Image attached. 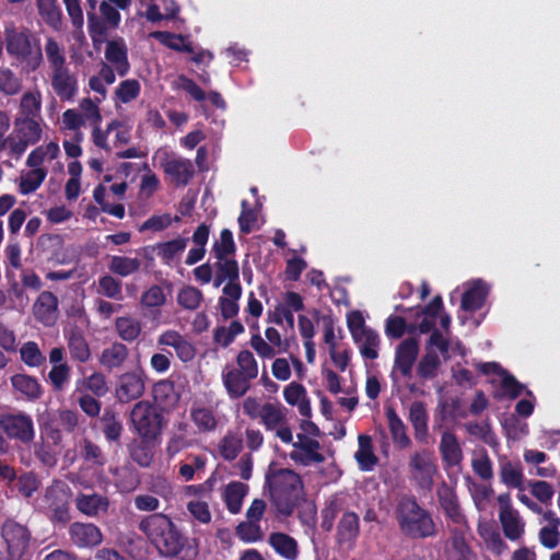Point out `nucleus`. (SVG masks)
I'll return each instance as SVG.
<instances>
[{"label": "nucleus", "mask_w": 560, "mask_h": 560, "mask_svg": "<svg viewBox=\"0 0 560 560\" xmlns=\"http://www.w3.org/2000/svg\"><path fill=\"white\" fill-rule=\"evenodd\" d=\"M7 54L21 66L26 73L39 69L43 63L40 39L28 28L7 27L4 31Z\"/></svg>", "instance_id": "nucleus-1"}, {"label": "nucleus", "mask_w": 560, "mask_h": 560, "mask_svg": "<svg viewBox=\"0 0 560 560\" xmlns=\"http://www.w3.org/2000/svg\"><path fill=\"white\" fill-rule=\"evenodd\" d=\"M139 529L164 557L177 556L185 546V537L165 514L155 513L144 517L139 523Z\"/></svg>", "instance_id": "nucleus-2"}, {"label": "nucleus", "mask_w": 560, "mask_h": 560, "mask_svg": "<svg viewBox=\"0 0 560 560\" xmlns=\"http://www.w3.org/2000/svg\"><path fill=\"white\" fill-rule=\"evenodd\" d=\"M396 518L401 533L412 539L433 537L436 534V526L430 512L421 508L412 495L399 499Z\"/></svg>", "instance_id": "nucleus-3"}, {"label": "nucleus", "mask_w": 560, "mask_h": 560, "mask_svg": "<svg viewBox=\"0 0 560 560\" xmlns=\"http://www.w3.org/2000/svg\"><path fill=\"white\" fill-rule=\"evenodd\" d=\"M271 502L278 513L289 516L293 513L301 495L302 480L291 469H278L267 476Z\"/></svg>", "instance_id": "nucleus-4"}, {"label": "nucleus", "mask_w": 560, "mask_h": 560, "mask_svg": "<svg viewBox=\"0 0 560 560\" xmlns=\"http://www.w3.org/2000/svg\"><path fill=\"white\" fill-rule=\"evenodd\" d=\"M130 422L139 436L160 439L165 422L161 411L149 401L136 402L130 411Z\"/></svg>", "instance_id": "nucleus-5"}, {"label": "nucleus", "mask_w": 560, "mask_h": 560, "mask_svg": "<svg viewBox=\"0 0 560 560\" xmlns=\"http://www.w3.org/2000/svg\"><path fill=\"white\" fill-rule=\"evenodd\" d=\"M86 18L88 30L94 42L105 38L109 31L118 28L121 21L119 9L104 0L98 4V12L96 7H88Z\"/></svg>", "instance_id": "nucleus-6"}, {"label": "nucleus", "mask_w": 560, "mask_h": 560, "mask_svg": "<svg viewBox=\"0 0 560 560\" xmlns=\"http://www.w3.org/2000/svg\"><path fill=\"white\" fill-rule=\"evenodd\" d=\"M410 479L415 485L425 491H431L434 476L438 474V465L433 453L422 448L413 452L409 457Z\"/></svg>", "instance_id": "nucleus-7"}, {"label": "nucleus", "mask_w": 560, "mask_h": 560, "mask_svg": "<svg viewBox=\"0 0 560 560\" xmlns=\"http://www.w3.org/2000/svg\"><path fill=\"white\" fill-rule=\"evenodd\" d=\"M68 492L69 487L61 480H54L46 488L43 502L51 522L67 524L71 520Z\"/></svg>", "instance_id": "nucleus-8"}, {"label": "nucleus", "mask_w": 560, "mask_h": 560, "mask_svg": "<svg viewBox=\"0 0 560 560\" xmlns=\"http://www.w3.org/2000/svg\"><path fill=\"white\" fill-rule=\"evenodd\" d=\"M1 536L7 545L10 560H23L28 553L31 533L26 526L8 520L1 528Z\"/></svg>", "instance_id": "nucleus-9"}, {"label": "nucleus", "mask_w": 560, "mask_h": 560, "mask_svg": "<svg viewBox=\"0 0 560 560\" xmlns=\"http://www.w3.org/2000/svg\"><path fill=\"white\" fill-rule=\"evenodd\" d=\"M497 501L499 505V521L504 536L512 541L520 540L525 533V522L518 511L514 509L510 494H500Z\"/></svg>", "instance_id": "nucleus-10"}, {"label": "nucleus", "mask_w": 560, "mask_h": 560, "mask_svg": "<svg viewBox=\"0 0 560 560\" xmlns=\"http://www.w3.org/2000/svg\"><path fill=\"white\" fill-rule=\"evenodd\" d=\"M145 380L141 369L120 374L116 382L115 397L121 404L141 398L145 392Z\"/></svg>", "instance_id": "nucleus-11"}, {"label": "nucleus", "mask_w": 560, "mask_h": 560, "mask_svg": "<svg viewBox=\"0 0 560 560\" xmlns=\"http://www.w3.org/2000/svg\"><path fill=\"white\" fill-rule=\"evenodd\" d=\"M5 429V435L10 440H16L22 444H30L35 438L33 419L25 412L8 413L0 417Z\"/></svg>", "instance_id": "nucleus-12"}, {"label": "nucleus", "mask_w": 560, "mask_h": 560, "mask_svg": "<svg viewBox=\"0 0 560 560\" xmlns=\"http://www.w3.org/2000/svg\"><path fill=\"white\" fill-rule=\"evenodd\" d=\"M160 164L172 183L177 186L188 185L195 175L192 162L182 156L165 154Z\"/></svg>", "instance_id": "nucleus-13"}, {"label": "nucleus", "mask_w": 560, "mask_h": 560, "mask_svg": "<svg viewBox=\"0 0 560 560\" xmlns=\"http://www.w3.org/2000/svg\"><path fill=\"white\" fill-rule=\"evenodd\" d=\"M68 534L71 544L81 549L97 547L103 541L100 527L93 523L74 522L69 526Z\"/></svg>", "instance_id": "nucleus-14"}, {"label": "nucleus", "mask_w": 560, "mask_h": 560, "mask_svg": "<svg viewBox=\"0 0 560 560\" xmlns=\"http://www.w3.org/2000/svg\"><path fill=\"white\" fill-rule=\"evenodd\" d=\"M298 442L292 443L294 451L290 453V458L295 463L308 466L313 463L320 464L325 460V456L318 452L320 444L318 441L298 434Z\"/></svg>", "instance_id": "nucleus-15"}, {"label": "nucleus", "mask_w": 560, "mask_h": 560, "mask_svg": "<svg viewBox=\"0 0 560 560\" xmlns=\"http://www.w3.org/2000/svg\"><path fill=\"white\" fill-rule=\"evenodd\" d=\"M74 505L83 515L97 518L107 514L109 499L96 492H79L74 499Z\"/></svg>", "instance_id": "nucleus-16"}, {"label": "nucleus", "mask_w": 560, "mask_h": 560, "mask_svg": "<svg viewBox=\"0 0 560 560\" xmlns=\"http://www.w3.org/2000/svg\"><path fill=\"white\" fill-rule=\"evenodd\" d=\"M54 93L61 101H72L78 93V78L69 67L49 73Z\"/></svg>", "instance_id": "nucleus-17"}, {"label": "nucleus", "mask_w": 560, "mask_h": 560, "mask_svg": "<svg viewBox=\"0 0 560 560\" xmlns=\"http://www.w3.org/2000/svg\"><path fill=\"white\" fill-rule=\"evenodd\" d=\"M33 314L44 326H52L58 317L57 296L49 291H43L33 305Z\"/></svg>", "instance_id": "nucleus-18"}, {"label": "nucleus", "mask_w": 560, "mask_h": 560, "mask_svg": "<svg viewBox=\"0 0 560 560\" xmlns=\"http://www.w3.org/2000/svg\"><path fill=\"white\" fill-rule=\"evenodd\" d=\"M419 353V341L411 337L401 341L396 348L395 368L406 376H411L412 366Z\"/></svg>", "instance_id": "nucleus-19"}, {"label": "nucleus", "mask_w": 560, "mask_h": 560, "mask_svg": "<svg viewBox=\"0 0 560 560\" xmlns=\"http://www.w3.org/2000/svg\"><path fill=\"white\" fill-rule=\"evenodd\" d=\"M439 451L446 467H457L464 459L460 443L456 434L450 430L442 432Z\"/></svg>", "instance_id": "nucleus-20"}, {"label": "nucleus", "mask_w": 560, "mask_h": 560, "mask_svg": "<svg viewBox=\"0 0 560 560\" xmlns=\"http://www.w3.org/2000/svg\"><path fill=\"white\" fill-rule=\"evenodd\" d=\"M159 345L172 347L178 359L190 362L196 355L195 346L176 330H166L158 339Z\"/></svg>", "instance_id": "nucleus-21"}, {"label": "nucleus", "mask_w": 560, "mask_h": 560, "mask_svg": "<svg viewBox=\"0 0 560 560\" xmlns=\"http://www.w3.org/2000/svg\"><path fill=\"white\" fill-rule=\"evenodd\" d=\"M222 381L230 398L237 399L249 390L253 380L235 368H225L222 373Z\"/></svg>", "instance_id": "nucleus-22"}, {"label": "nucleus", "mask_w": 560, "mask_h": 560, "mask_svg": "<svg viewBox=\"0 0 560 560\" xmlns=\"http://www.w3.org/2000/svg\"><path fill=\"white\" fill-rule=\"evenodd\" d=\"M156 438H143L132 440L129 444L128 450L131 459L141 467H149L155 455V442Z\"/></svg>", "instance_id": "nucleus-23"}, {"label": "nucleus", "mask_w": 560, "mask_h": 560, "mask_svg": "<svg viewBox=\"0 0 560 560\" xmlns=\"http://www.w3.org/2000/svg\"><path fill=\"white\" fill-rule=\"evenodd\" d=\"M408 420L410 421L415 439L421 443H428L429 435V413L427 405L423 401H413L409 407Z\"/></svg>", "instance_id": "nucleus-24"}, {"label": "nucleus", "mask_w": 560, "mask_h": 560, "mask_svg": "<svg viewBox=\"0 0 560 560\" xmlns=\"http://www.w3.org/2000/svg\"><path fill=\"white\" fill-rule=\"evenodd\" d=\"M359 516L354 512H345L337 526L338 544L352 547L359 536Z\"/></svg>", "instance_id": "nucleus-25"}, {"label": "nucleus", "mask_w": 560, "mask_h": 560, "mask_svg": "<svg viewBox=\"0 0 560 560\" xmlns=\"http://www.w3.org/2000/svg\"><path fill=\"white\" fill-rule=\"evenodd\" d=\"M105 58L114 66L119 75L122 77L128 72L127 47L121 38L107 42Z\"/></svg>", "instance_id": "nucleus-26"}, {"label": "nucleus", "mask_w": 560, "mask_h": 560, "mask_svg": "<svg viewBox=\"0 0 560 560\" xmlns=\"http://www.w3.org/2000/svg\"><path fill=\"white\" fill-rule=\"evenodd\" d=\"M100 422L105 440L108 443L120 445L124 425L118 415L114 410L107 408L100 418Z\"/></svg>", "instance_id": "nucleus-27"}, {"label": "nucleus", "mask_w": 560, "mask_h": 560, "mask_svg": "<svg viewBox=\"0 0 560 560\" xmlns=\"http://www.w3.org/2000/svg\"><path fill=\"white\" fill-rule=\"evenodd\" d=\"M129 355L128 348L121 342H114L109 347L103 349L100 354L98 362L106 370L112 371L120 369Z\"/></svg>", "instance_id": "nucleus-28"}, {"label": "nucleus", "mask_w": 560, "mask_h": 560, "mask_svg": "<svg viewBox=\"0 0 560 560\" xmlns=\"http://www.w3.org/2000/svg\"><path fill=\"white\" fill-rule=\"evenodd\" d=\"M179 11V7L174 0H153L145 11V18L152 23L162 20L175 19Z\"/></svg>", "instance_id": "nucleus-29"}, {"label": "nucleus", "mask_w": 560, "mask_h": 560, "mask_svg": "<svg viewBox=\"0 0 560 560\" xmlns=\"http://www.w3.org/2000/svg\"><path fill=\"white\" fill-rule=\"evenodd\" d=\"M222 291L224 296L219 299L220 311L222 317L224 319H229L236 316L238 313L237 301L242 295V287L235 284H225Z\"/></svg>", "instance_id": "nucleus-30"}, {"label": "nucleus", "mask_w": 560, "mask_h": 560, "mask_svg": "<svg viewBox=\"0 0 560 560\" xmlns=\"http://www.w3.org/2000/svg\"><path fill=\"white\" fill-rule=\"evenodd\" d=\"M387 421H388V429L392 434V439L394 443L399 448H408L411 445V440L407 435L406 432V425L402 422V420L399 418L397 412L394 408L387 407L385 411Z\"/></svg>", "instance_id": "nucleus-31"}, {"label": "nucleus", "mask_w": 560, "mask_h": 560, "mask_svg": "<svg viewBox=\"0 0 560 560\" xmlns=\"http://www.w3.org/2000/svg\"><path fill=\"white\" fill-rule=\"evenodd\" d=\"M347 509V497L343 494L332 495L326 503L322 511V528L330 532L334 526V521L339 513H345Z\"/></svg>", "instance_id": "nucleus-32"}, {"label": "nucleus", "mask_w": 560, "mask_h": 560, "mask_svg": "<svg viewBox=\"0 0 560 560\" xmlns=\"http://www.w3.org/2000/svg\"><path fill=\"white\" fill-rule=\"evenodd\" d=\"M247 491L248 486L240 481H233L225 486L222 497L230 513L237 514L241 511Z\"/></svg>", "instance_id": "nucleus-33"}, {"label": "nucleus", "mask_w": 560, "mask_h": 560, "mask_svg": "<svg viewBox=\"0 0 560 560\" xmlns=\"http://www.w3.org/2000/svg\"><path fill=\"white\" fill-rule=\"evenodd\" d=\"M13 388L28 400H37L42 396V386L38 381L26 374H15L11 377Z\"/></svg>", "instance_id": "nucleus-34"}, {"label": "nucleus", "mask_w": 560, "mask_h": 560, "mask_svg": "<svg viewBox=\"0 0 560 560\" xmlns=\"http://www.w3.org/2000/svg\"><path fill=\"white\" fill-rule=\"evenodd\" d=\"M38 14L43 21L55 31H59L62 25V12L57 0H36Z\"/></svg>", "instance_id": "nucleus-35"}, {"label": "nucleus", "mask_w": 560, "mask_h": 560, "mask_svg": "<svg viewBox=\"0 0 560 560\" xmlns=\"http://www.w3.org/2000/svg\"><path fill=\"white\" fill-rule=\"evenodd\" d=\"M44 51L50 72L68 67L65 47L56 38H46Z\"/></svg>", "instance_id": "nucleus-36"}, {"label": "nucleus", "mask_w": 560, "mask_h": 560, "mask_svg": "<svg viewBox=\"0 0 560 560\" xmlns=\"http://www.w3.org/2000/svg\"><path fill=\"white\" fill-rule=\"evenodd\" d=\"M488 294L486 283L478 280L474 285L464 293L462 299V308L467 312H475L482 307Z\"/></svg>", "instance_id": "nucleus-37"}, {"label": "nucleus", "mask_w": 560, "mask_h": 560, "mask_svg": "<svg viewBox=\"0 0 560 560\" xmlns=\"http://www.w3.org/2000/svg\"><path fill=\"white\" fill-rule=\"evenodd\" d=\"M276 552L288 560H295L298 557V544L291 536L284 533H272L268 539Z\"/></svg>", "instance_id": "nucleus-38"}, {"label": "nucleus", "mask_w": 560, "mask_h": 560, "mask_svg": "<svg viewBox=\"0 0 560 560\" xmlns=\"http://www.w3.org/2000/svg\"><path fill=\"white\" fill-rule=\"evenodd\" d=\"M142 268V259L138 257H128V256H112L108 269L119 277L126 278L136 272H138Z\"/></svg>", "instance_id": "nucleus-39"}, {"label": "nucleus", "mask_w": 560, "mask_h": 560, "mask_svg": "<svg viewBox=\"0 0 560 560\" xmlns=\"http://www.w3.org/2000/svg\"><path fill=\"white\" fill-rule=\"evenodd\" d=\"M467 533H451L450 544L446 548L447 560H474V555L467 545Z\"/></svg>", "instance_id": "nucleus-40"}, {"label": "nucleus", "mask_w": 560, "mask_h": 560, "mask_svg": "<svg viewBox=\"0 0 560 560\" xmlns=\"http://www.w3.org/2000/svg\"><path fill=\"white\" fill-rule=\"evenodd\" d=\"M359 343L361 354L374 360L378 357L380 337L371 328H362L360 335L353 338Z\"/></svg>", "instance_id": "nucleus-41"}, {"label": "nucleus", "mask_w": 560, "mask_h": 560, "mask_svg": "<svg viewBox=\"0 0 560 560\" xmlns=\"http://www.w3.org/2000/svg\"><path fill=\"white\" fill-rule=\"evenodd\" d=\"M261 422L269 431L288 422L287 409L279 404L266 402L262 405Z\"/></svg>", "instance_id": "nucleus-42"}, {"label": "nucleus", "mask_w": 560, "mask_h": 560, "mask_svg": "<svg viewBox=\"0 0 560 560\" xmlns=\"http://www.w3.org/2000/svg\"><path fill=\"white\" fill-rule=\"evenodd\" d=\"M188 429L189 424L185 421H179L174 424L166 446V452L170 456H174L190 445L188 440Z\"/></svg>", "instance_id": "nucleus-43"}, {"label": "nucleus", "mask_w": 560, "mask_h": 560, "mask_svg": "<svg viewBox=\"0 0 560 560\" xmlns=\"http://www.w3.org/2000/svg\"><path fill=\"white\" fill-rule=\"evenodd\" d=\"M150 36L175 51H183L187 54L195 52L192 45L190 43L186 44V37L180 34H174L165 31H155L152 32Z\"/></svg>", "instance_id": "nucleus-44"}, {"label": "nucleus", "mask_w": 560, "mask_h": 560, "mask_svg": "<svg viewBox=\"0 0 560 560\" xmlns=\"http://www.w3.org/2000/svg\"><path fill=\"white\" fill-rule=\"evenodd\" d=\"M68 349L71 358L80 363H84L91 358L89 343L79 330H71L69 334Z\"/></svg>", "instance_id": "nucleus-45"}, {"label": "nucleus", "mask_w": 560, "mask_h": 560, "mask_svg": "<svg viewBox=\"0 0 560 560\" xmlns=\"http://www.w3.org/2000/svg\"><path fill=\"white\" fill-rule=\"evenodd\" d=\"M153 398L156 404L171 408L178 402L179 395L176 393L173 382L165 380L153 386Z\"/></svg>", "instance_id": "nucleus-46"}, {"label": "nucleus", "mask_w": 560, "mask_h": 560, "mask_svg": "<svg viewBox=\"0 0 560 560\" xmlns=\"http://www.w3.org/2000/svg\"><path fill=\"white\" fill-rule=\"evenodd\" d=\"M42 109V94L38 90L25 92L20 100L19 118H37Z\"/></svg>", "instance_id": "nucleus-47"}, {"label": "nucleus", "mask_w": 560, "mask_h": 560, "mask_svg": "<svg viewBox=\"0 0 560 560\" xmlns=\"http://www.w3.org/2000/svg\"><path fill=\"white\" fill-rule=\"evenodd\" d=\"M14 127L18 136L30 144H34L40 139L42 129L36 118H15Z\"/></svg>", "instance_id": "nucleus-48"}, {"label": "nucleus", "mask_w": 560, "mask_h": 560, "mask_svg": "<svg viewBox=\"0 0 560 560\" xmlns=\"http://www.w3.org/2000/svg\"><path fill=\"white\" fill-rule=\"evenodd\" d=\"M23 90V80L10 68L0 67V93L14 96Z\"/></svg>", "instance_id": "nucleus-49"}, {"label": "nucleus", "mask_w": 560, "mask_h": 560, "mask_svg": "<svg viewBox=\"0 0 560 560\" xmlns=\"http://www.w3.org/2000/svg\"><path fill=\"white\" fill-rule=\"evenodd\" d=\"M359 450L354 457L362 470H371L377 463V458L373 453L372 441L369 435H359Z\"/></svg>", "instance_id": "nucleus-50"}, {"label": "nucleus", "mask_w": 560, "mask_h": 560, "mask_svg": "<svg viewBox=\"0 0 560 560\" xmlns=\"http://www.w3.org/2000/svg\"><path fill=\"white\" fill-rule=\"evenodd\" d=\"M441 360L433 349L425 348V354L419 361L417 373L423 380H432L438 375Z\"/></svg>", "instance_id": "nucleus-51"}, {"label": "nucleus", "mask_w": 560, "mask_h": 560, "mask_svg": "<svg viewBox=\"0 0 560 560\" xmlns=\"http://www.w3.org/2000/svg\"><path fill=\"white\" fill-rule=\"evenodd\" d=\"M450 533H468L470 530L468 520L460 503L443 512Z\"/></svg>", "instance_id": "nucleus-52"}, {"label": "nucleus", "mask_w": 560, "mask_h": 560, "mask_svg": "<svg viewBox=\"0 0 560 560\" xmlns=\"http://www.w3.org/2000/svg\"><path fill=\"white\" fill-rule=\"evenodd\" d=\"M465 430L472 436L481 440L490 446H497V436L488 420L482 422L470 421L465 423Z\"/></svg>", "instance_id": "nucleus-53"}, {"label": "nucleus", "mask_w": 560, "mask_h": 560, "mask_svg": "<svg viewBox=\"0 0 560 560\" xmlns=\"http://www.w3.org/2000/svg\"><path fill=\"white\" fill-rule=\"evenodd\" d=\"M471 468L474 472L482 480L488 481L493 478L492 462L485 448L474 452Z\"/></svg>", "instance_id": "nucleus-54"}, {"label": "nucleus", "mask_w": 560, "mask_h": 560, "mask_svg": "<svg viewBox=\"0 0 560 560\" xmlns=\"http://www.w3.org/2000/svg\"><path fill=\"white\" fill-rule=\"evenodd\" d=\"M500 477L506 486L523 490L524 476L520 465L509 460L501 463Z\"/></svg>", "instance_id": "nucleus-55"}, {"label": "nucleus", "mask_w": 560, "mask_h": 560, "mask_svg": "<svg viewBox=\"0 0 560 560\" xmlns=\"http://www.w3.org/2000/svg\"><path fill=\"white\" fill-rule=\"evenodd\" d=\"M189 240L187 237H177L175 240L158 244V255L162 260L170 265L172 260L184 252Z\"/></svg>", "instance_id": "nucleus-56"}, {"label": "nucleus", "mask_w": 560, "mask_h": 560, "mask_svg": "<svg viewBox=\"0 0 560 560\" xmlns=\"http://www.w3.org/2000/svg\"><path fill=\"white\" fill-rule=\"evenodd\" d=\"M190 418L200 432H210L217 428V419L213 412L208 408H191Z\"/></svg>", "instance_id": "nucleus-57"}, {"label": "nucleus", "mask_w": 560, "mask_h": 560, "mask_svg": "<svg viewBox=\"0 0 560 560\" xmlns=\"http://www.w3.org/2000/svg\"><path fill=\"white\" fill-rule=\"evenodd\" d=\"M115 327L119 337L125 341L136 340L141 332L139 320L128 316L118 317L115 322Z\"/></svg>", "instance_id": "nucleus-58"}, {"label": "nucleus", "mask_w": 560, "mask_h": 560, "mask_svg": "<svg viewBox=\"0 0 560 560\" xmlns=\"http://www.w3.org/2000/svg\"><path fill=\"white\" fill-rule=\"evenodd\" d=\"M78 389L84 387L86 390L91 392L96 397H103L108 392V386L106 382V377L101 372H94L90 376L78 381Z\"/></svg>", "instance_id": "nucleus-59"}, {"label": "nucleus", "mask_w": 560, "mask_h": 560, "mask_svg": "<svg viewBox=\"0 0 560 560\" xmlns=\"http://www.w3.org/2000/svg\"><path fill=\"white\" fill-rule=\"evenodd\" d=\"M47 172L44 168H34L21 176L20 192L28 195L34 192L45 180Z\"/></svg>", "instance_id": "nucleus-60"}, {"label": "nucleus", "mask_w": 560, "mask_h": 560, "mask_svg": "<svg viewBox=\"0 0 560 560\" xmlns=\"http://www.w3.org/2000/svg\"><path fill=\"white\" fill-rule=\"evenodd\" d=\"M436 498L442 512L459 504V499L454 487L442 481L436 488Z\"/></svg>", "instance_id": "nucleus-61"}, {"label": "nucleus", "mask_w": 560, "mask_h": 560, "mask_svg": "<svg viewBox=\"0 0 560 560\" xmlns=\"http://www.w3.org/2000/svg\"><path fill=\"white\" fill-rule=\"evenodd\" d=\"M212 252L217 259L228 258L235 252V244L232 232L229 229L221 231L220 238L213 244Z\"/></svg>", "instance_id": "nucleus-62"}, {"label": "nucleus", "mask_w": 560, "mask_h": 560, "mask_svg": "<svg viewBox=\"0 0 560 560\" xmlns=\"http://www.w3.org/2000/svg\"><path fill=\"white\" fill-rule=\"evenodd\" d=\"M203 299L202 292L195 288L187 285L179 290L177 294L178 304L189 311H195L199 307L201 301Z\"/></svg>", "instance_id": "nucleus-63"}, {"label": "nucleus", "mask_w": 560, "mask_h": 560, "mask_svg": "<svg viewBox=\"0 0 560 560\" xmlns=\"http://www.w3.org/2000/svg\"><path fill=\"white\" fill-rule=\"evenodd\" d=\"M21 360L31 368H38L46 359L34 341L25 342L20 349Z\"/></svg>", "instance_id": "nucleus-64"}]
</instances>
